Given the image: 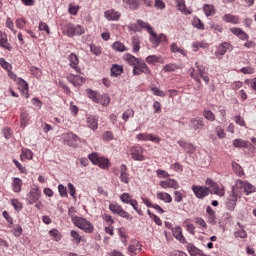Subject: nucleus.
<instances>
[{
  "instance_id": "obj_1",
  "label": "nucleus",
  "mask_w": 256,
  "mask_h": 256,
  "mask_svg": "<svg viewBox=\"0 0 256 256\" xmlns=\"http://www.w3.org/2000/svg\"><path fill=\"white\" fill-rule=\"evenodd\" d=\"M137 24L142 29L147 30V32L150 35V43H152V45H154V47H159L160 43H167V36L165 34L157 35V33H155L153 31V27H151V24H149L143 20H138Z\"/></svg>"
},
{
  "instance_id": "obj_2",
  "label": "nucleus",
  "mask_w": 256,
  "mask_h": 256,
  "mask_svg": "<svg viewBox=\"0 0 256 256\" xmlns=\"http://www.w3.org/2000/svg\"><path fill=\"white\" fill-rule=\"evenodd\" d=\"M72 223L75 225V227H78V229H81V231H84V233H93L95 231V226L91 221L83 218V217H73L72 216Z\"/></svg>"
},
{
  "instance_id": "obj_3",
  "label": "nucleus",
  "mask_w": 256,
  "mask_h": 256,
  "mask_svg": "<svg viewBox=\"0 0 256 256\" xmlns=\"http://www.w3.org/2000/svg\"><path fill=\"white\" fill-rule=\"evenodd\" d=\"M88 159L93 163V165H98L100 169H109V167H111V161L109 158L99 156L98 153H91L88 155Z\"/></svg>"
},
{
  "instance_id": "obj_4",
  "label": "nucleus",
  "mask_w": 256,
  "mask_h": 256,
  "mask_svg": "<svg viewBox=\"0 0 256 256\" xmlns=\"http://www.w3.org/2000/svg\"><path fill=\"white\" fill-rule=\"evenodd\" d=\"M109 210L114 213L115 215H118L119 217H122V219H126L127 221H132L133 216L127 212V210L123 209V206L119 205V203H110L109 204Z\"/></svg>"
},
{
  "instance_id": "obj_5",
  "label": "nucleus",
  "mask_w": 256,
  "mask_h": 256,
  "mask_svg": "<svg viewBox=\"0 0 256 256\" xmlns=\"http://www.w3.org/2000/svg\"><path fill=\"white\" fill-rule=\"evenodd\" d=\"M120 200L122 203H125V205H131L133 207L134 211L138 213V215H143V210L139 208V202L137 200L133 199V196L127 192L122 193L120 195Z\"/></svg>"
},
{
  "instance_id": "obj_6",
  "label": "nucleus",
  "mask_w": 256,
  "mask_h": 256,
  "mask_svg": "<svg viewBox=\"0 0 256 256\" xmlns=\"http://www.w3.org/2000/svg\"><path fill=\"white\" fill-rule=\"evenodd\" d=\"M205 75V66L195 62V68L190 69V77L201 85V76Z\"/></svg>"
},
{
  "instance_id": "obj_7",
  "label": "nucleus",
  "mask_w": 256,
  "mask_h": 256,
  "mask_svg": "<svg viewBox=\"0 0 256 256\" xmlns=\"http://www.w3.org/2000/svg\"><path fill=\"white\" fill-rule=\"evenodd\" d=\"M132 73L135 77H139V75H151V69L144 60H140L138 65L133 68Z\"/></svg>"
},
{
  "instance_id": "obj_8",
  "label": "nucleus",
  "mask_w": 256,
  "mask_h": 256,
  "mask_svg": "<svg viewBox=\"0 0 256 256\" xmlns=\"http://www.w3.org/2000/svg\"><path fill=\"white\" fill-rule=\"evenodd\" d=\"M143 153H145V149L141 146H132L130 148V155L133 161H145Z\"/></svg>"
},
{
  "instance_id": "obj_9",
  "label": "nucleus",
  "mask_w": 256,
  "mask_h": 256,
  "mask_svg": "<svg viewBox=\"0 0 256 256\" xmlns=\"http://www.w3.org/2000/svg\"><path fill=\"white\" fill-rule=\"evenodd\" d=\"M206 185L211 188L214 195L223 197L225 195V187L223 185L219 186L217 183L213 182L211 178L206 179Z\"/></svg>"
},
{
  "instance_id": "obj_10",
  "label": "nucleus",
  "mask_w": 256,
  "mask_h": 256,
  "mask_svg": "<svg viewBox=\"0 0 256 256\" xmlns=\"http://www.w3.org/2000/svg\"><path fill=\"white\" fill-rule=\"evenodd\" d=\"M62 139L65 143V145H68L69 147H75V143L79 141V136L73 132L65 133L62 135Z\"/></svg>"
},
{
  "instance_id": "obj_11",
  "label": "nucleus",
  "mask_w": 256,
  "mask_h": 256,
  "mask_svg": "<svg viewBox=\"0 0 256 256\" xmlns=\"http://www.w3.org/2000/svg\"><path fill=\"white\" fill-rule=\"evenodd\" d=\"M235 187H236V189H242L244 191V193H246V195L253 193V191L255 189V187H253V185L249 184L247 181H243L240 179L236 180Z\"/></svg>"
},
{
  "instance_id": "obj_12",
  "label": "nucleus",
  "mask_w": 256,
  "mask_h": 256,
  "mask_svg": "<svg viewBox=\"0 0 256 256\" xmlns=\"http://www.w3.org/2000/svg\"><path fill=\"white\" fill-rule=\"evenodd\" d=\"M192 191L196 195L197 199H205L209 195V188L204 186H192Z\"/></svg>"
},
{
  "instance_id": "obj_13",
  "label": "nucleus",
  "mask_w": 256,
  "mask_h": 256,
  "mask_svg": "<svg viewBox=\"0 0 256 256\" xmlns=\"http://www.w3.org/2000/svg\"><path fill=\"white\" fill-rule=\"evenodd\" d=\"M27 197L28 203L30 205H33V203H37V201H39V198L41 197V191L39 190V187L34 186L33 188H31Z\"/></svg>"
},
{
  "instance_id": "obj_14",
  "label": "nucleus",
  "mask_w": 256,
  "mask_h": 256,
  "mask_svg": "<svg viewBox=\"0 0 256 256\" xmlns=\"http://www.w3.org/2000/svg\"><path fill=\"white\" fill-rule=\"evenodd\" d=\"M237 206V192L235 191V187H232V194L228 197L226 202V208L228 211H234Z\"/></svg>"
},
{
  "instance_id": "obj_15",
  "label": "nucleus",
  "mask_w": 256,
  "mask_h": 256,
  "mask_svg": "<svg viewBox=\"0 0 256 256\" xmlns=\"http://www.w3.org/2000/svg\"><path fill=\"white\" fill-rule=\"evenodd\" d=\"M138 141H152V143H160L161 138L157 135L148 134V133H140L136 136Z\"/></svg>"
},
{
  "instance_id": "obj_16",
  "label": "nucleus",
  "mask_w": 256,
  "mask_h": 256,
  "mask_svg": "<svg viewBox=\"0 0 256 256\" xmlns=\"http://www.w3.org/2000/svg\"><path fill=\"white\" fill-rule=\"evenodd\" d=\"M189 127L193 131H199L205 127V122H203V118L201 117L191 118Z\"/></svg>"
},
{
  "instance_id": "obj_17",
  "label": "nucleus",
  "mask_w": 256,
  "mask_h": 256,
  "mask_svg": "<svg viewBox=\"0 0 256 256\" xmlns=\"http://www.w3.org/2000/svg\"><path fill=\"white\" fill-rule=\"evenodd\" d=\"M104 17L107 21H119L121 19V12L115 9L106 10L104 12Z\"/></svg>"
},
{
  "instance_id": "obj_18",
  "label": "nucleus",
  "mask_w": 256,
  "mask_h": 256,
  "mask_svg": "<svg viewBox=\"0 0 256 256\" xmlns=\"http://www.w3.org/2000/svg\"><path fill=\"white\" fill-rule=\"evenodd\" d=\"M67 80L69 81V83L74 85V87H81V85L85 83V78H83V76L74 75V74H69L67 76Z\"/></svg>"
},
{
  "instance_id": "obj_19",
  "label": "nucleus",
  "mask_w": 256,
  "mask_h": 256,
  "mask_svg": "<svg viewBox=\"0 0 256 256\" xmlns=\"http://www.w3.org/2000/svg\"><path fill=\"white\" fill-rule=\"evenodd\" d=\"M229 49H233V46H231L229 42H223L218 46L215 52V56L217 57V59H219L220 57H223V55H225V53H227Z\"/></svg>"
},
{
  "instance_id": "obj_20",
  "label": "nucleus",
  "mask_w": 256,
  "mask_h": 256,
  "mask_svg": "<svg viewBox=\"0 0 256 256\" xmlns=\"http://www.w3.org/2000/svg\"><path fill=\"white\" fill-rule=\"evenodd\" d=\"M68 61L70 63V67L76 71V73H81V68L79 67V58L77 54L71 53L68 56Z\"/></svg>"
},
{
  "instance_id": "obj_21",
  "label": "nucleus",
  "mask_w": 256,
  "mask_h": 256,
  "mask_svg": "<svg viewBox=\"0 0 256 256\" xmlns=\"http://www.w3.org/2000/svg\"><path fill=\"white\" fill-rule=\"evenodd\" d=\"M173 233V237H175V239H177V241H180V243H182L183 245H186L187 243V238H185V236H183V228H181V226H177L172 230Z\"/></svg>"
},
{
  "instance_id": "obj_22",
  "label": "nucleus",
  "mask_w": 256,
  "mask_h": 256,
  "mask_svg": "<svg viewBox=\"0 0 256 256\" xmlns=\"http://www.w3.org/2000/svg\"><path fill=\"white\" fill-rule=\"evenodd\" d=\"M162 189H179V182L175 179H168L160 182Z\"/></svg>"
},
{
  "instance_id": "obj_23",
  "label": "nucleus",
  "mask_w": 256,
  "mask_h": 256,
  "mask_svg": "<svg viewBox=\"0 0 256 256\" xmlns=\"http://www.w3.org/2000/svg\"><path fill=\"white\" fill-rule=\"evenodd\" d=\"M230 31L233 35L239 37L241 41H247L249 39V34H246L245 31H243L241 28L232 27L230 28Z\"/></svg>"
},
{
  "instance_id": "obj_24",
  "label": "nucleus",
  "mask_w": 256,
  "mask_h": 256,
  "mask_svg": "<svg viewBox=\"0 0 256 256\" xmlns=\"http://www.w3.org/2000/svg\"><path fill=\"white\" fill-rule=\"evenodd\" d=\"M17 85L20 87V91H22L23 95H25L26 99H29V83L23 80V78H18Z\"/></svg>"
},
{
  "instance_id": "obj_25",
  "label": "nucleus",
  "mask_w": 256,
  "mask_h": 256,
  "mask_svg": "<svg viewBox=\"0 0 256 256\" xmlns=\"http://www.w3.org/2000/svg\"><path fill=\"white\" fill-rule=\"evenodd\" d=\"M141 243L137 240H132L130 242V245L128 247L129 253H132L133 255H137V253H141Z\"/></svg>"
},
{
  "instance_id": "obj_26",
  "label": "nucleus",
  "mask_w": 256,
  "mask_h": 256,
  "mask_svg": "<svg viewBox=\"0 0 256 256\" xmlns=\"http://www.w3.org/2000/svg\"><path fill=\"white\" fill-rule=\"evenodd\" d=\"M120 181L126 185H129L130 178L129 173H127V165L125 164L120 166Z\"/></svg>"
},
{
  "instance_id": "obj_27",
  "label": "nucleus",
  "mask_w": 256,
  "mask_h": 256,
  "mask_svg": "<svg viewBox=\"0 0 256 256\" xmlns=\"http://www.w3.org/2000/svg\"><path fill=\"white\" fill-rule=\"evenodd\" d=\"M124 61H126V63H128V65H130L134 69L138 65V63L141 61V59L127 53L124 55Z\"/></svg>"
},
{
  "instance_id": "obj_28",
  "label": "nucleus",
  "mask_w": 256,
  "mask_h": 256,
  "mask_svg": "<svg viewBox=\"0 0 256 256\" xmlns=\"http://www.w3.org/2000/svg\"><path fill=\"white\" fill-rule=\"evenodd\" d=\"M145 61L146 63H148V65H155V63H165V59L163 58V56L157 55H149L148 57H146Z\"/></svg>"
},
{
  "instance_id": "obj_29",
  "label": "nucleus",
  "mask_w": 256,
  "mask_h": 256,
  "mask_svg": "<svg viewBox=\"0 0 256 256\" xmlns=\"http://www.w3.org/2000/svg\"><path fill=\"white\" fill-rule=\"evenodd\" d=\"M142 202L144 203V205H146V207H150L152 209H155V211H158L160 215H163V213H165L161 206H159L158 204L151 203V200H149V198H142Z\"/></svg>"
},
{
  "instance_id": "obj_30",
  "label": "nucleus",
  "mask_w": 256,
  "mask_h": 256,
  "mask_svg": "<svg viewBox=\"0 0 256 256\" xmlns=\"http://www.w3.org/2000/svg\"><path fill=\"white\" fill-rule=\"evenodd\" d=\"M0 47H3V49H7V51H11L13 47H11V44L7 41V34L5 32L0 31Z\"/></svg>"
},
{
  "instance_id": "obj_31",
  "label": "nucleus",
  "mask_w": 256,
  "mask_h": 256,
  "mask_svg": "<svg viewBox=\"0 0 256 256\" xmlns=\"http://www.w3.org/2000/svg\"><path fill=\"white\" fill-rule=\"evenodd\" d=\"M123 4L126 5L131 11H137L139 7L141 6V3H139V0H122Z\"/></svg>"
},
{
  "instance_id": "obj_32",
  "label": "nucleus",
  "mask_w": 256,
  "mask_h": 256,
  "mask_svg": "<svg viewBox=\"0 0 256 256\" xmlns=\"http://www.w3.org/2000/svg\"><path fill=\"white\" fill-rule=\"evenodd\" d=\"M222 20L225 22V23H232V25H238L240 19H239V16H235L233 14H225L223 17H222Z\"/></svg>"
},
{
  "instance_id": "obj_33",
  "label": "nucleus",
  "mask_w": 256,
  "mask_h": 256,
  "mask_svg": "<svg viewBox=\"0 0 256 256\" xmlns=\"http://www.w3.org/2000/svg\"><path fill=\"white\" fill-rule=\"evenodd\" d=\"M86 95L89 99H91L94 103L99 102V98L101 97V94L97 91H94L90 88L86 89Z\"/></svg>"
},
{
  "instance_id": "obj_34",
  "label": "nucleus",
  "mask_w": 256,
  "mask_h": 256,
  "mask_svg": "<svg viewBox=\"0 0 256 256\" xmlns=\"http://www.w3.org/2000/svg\"><path fill=\"white\" fill-rule=\"evenodd\" d=\"M23 187V180L20 178H13L12 182V190L14 193H21V189Z\"/></svg>"
},
{
  "instance_id": "obj_35",
  "label": "nucleus",
  "mask_w": 256,
  "mask_h": 256,
  "mask_svg": "<svg viewBox=\"0 0 256 256\" xmlns=\"http://www.w3.org/2000/svg\"><path fill=\"white\" fill-rule=\"evenodd\" d=\"M203 12L207 17H213V15L217 13V10L215 9V6H213L212 4H204Z\"/></svg>"
},
{
  "instance_id": "obj_36",
  "label": "nucleus",
  "mask_w": 256,
  "mask_h": 256,
  "mask_svg": "<svg viewBox=\"0 0 256 256\" xmlns=\"http://www.w3.org/2000/svg\"><path fill=\"white\" fill-rule=\"evenodd\" d=\"M33 159V151L23 148L20 154V161H31Z\"/></svg>"
},
{
  "instance_id": "obj_37",
  "label": "nucleus",
  "mask_w": 256,
  "mask_h": 256,
  "mask_svg": "<svg viewBox=\"0 0 256 256\" xmlns=\"http://www.w3.org/2000/svg\"><path fill=\"white\" fill-rule=\"evenodd\" d=\"M176 5L178 11L184 13V15H191V11L187 10V5L185 4V0H176Z\"/></svg>"
},
{
  "instance_id": "obj_38",
  "label": "nucleus",
  "mask_w": 256,
  "mask_h": 256,
  "mask_svg": "<svg viewBox=\"0 0 256 256\" xmlns=\"http://www.w3.org/2000/svg\"><path fill=\"white\" fill-rule=\"evenodd\" d=\"M170 50L172 53H180V55H183V57H187V50H185L183 47H179L177 43H172Z\"/></svg>"
},
{
  "instance_id": "obj_39",
  "label": "nucleus",
  "mask_w": 256,
  "mask_h": 256,
  "mask_svg": "<svg viewBox=\"0 0 256 256\" xmlns=\"http://www.w3.org/2000/svg\"><path fill=\"white\" fill-rule=\"evenodd\" d=\"M110 71L111 77H119L120 75H123V66L113 64Z\"/></svg>"
},
{
  "instance_id": "obj_40",
  "label": "nucleus",
  "mask_w": 256,
  "mask_h": 256,
  "mask_svg": "<svg viewBox=\"0 0 256 256\" xmlns=\"http://www.w3.org/2000/svg\"><path fill=\"white\" fill-rule=\"evenodd\" d=\"M156 196L157 199H159L160 201H164V203H172L173 201V197H171L170 194L167 192H158Z\"/></svg>"
},
{
  "instance_id": "obj_41",
  "label": "nucleus",
  "mask_w": 256,
  "mask_h": 256,
  "mask_svg": "<svg viewBox=\"0 0 256 256\" xmlns=\"http://www.w3.org/2000/svg\"><path fill=\"white\" fill-rule=\"evenodd\" d=\"M87 125L90 127V129L96 131V129L99 127V122L95 116H89L87 118Z\"/></svg>"
},
{
  "instance_id": "obj_42",
  "label": "nucleus",
  "mask_w": 256,
  "mask_h": 256,
  "mask_svg": "<svg viewBox=\"0 0 256 256\" xmlns=\"http://www.w3.org/2000/svg\"><path fill=\"white\" fill-rule=\"evenodd\" d=\"M96 103H100V105H102L103 107H109V103H111V98L107 94H100L98 102Z\"/></svg>"
},
{
  "instance_id": "obj_43",
  "label": "nucleus",
  "mask_w": 256,
  "mask_h": 256,
  "mask_svg": "<svg viewBox=\"0 0 256 256\" xmlns=\"http://www.w3.org/2000/svg\"><path fill=\"white\" fill-rule=\"evenodd\" d=\"M70 237H72V241L76 245H79V243L83 241V237L77 232V230H71Z\"/></svg>"
},
{
  "instance_id": "obj_44",
  "label": "nucleus",
  "mask_w": 256,
  "mask_h": 256,
  "mask_svg": "<svg viewBox=\"0 0 256 256\" xmlns=\"http://www.w3.org/2000/svg\"><path fill=\"white\" fill-rule=\"evenodd\" d=\"M85 34V29L83 28V26L81 25H73L72 26V37H75V36H80V35H83Z\"/></svg>"
},
{
  "instance_id": "obj_45",
  "label": "nucleus",
  "mask_w": 256,
  "mask_h": 256,
  "mask_svg": "<svg viewBox=\"0 0 256 256\" xmlns=\"http://www.w3.org/2000/svg\"><path fill=\"white\" fill-rule=\"evenodd\" d=\"M135 117V110L134 109H127L122 114L123 121L127 122L129 119Z\"/></svg>"
},
{
  "instance_id": "obj_46",
  "label": "nucleus",
  "mask_w": 256,
  "mask_h": 256,
  "mask_svg": "<svg viewBox=\"0 0 256 256\" xmlns=\"http://www.w3.org/2000/svg\"><path fill=\"white\" fill-rule=\"evenodd\" d=\"M49 235H51L53 241H61V239L63 238V235H61V232H59V230L57 229H52L49 231Z\"/></svg>"
},
{
  "instance_id": "obj_47",
  "label": "nucleus",
  "mask_w": 256,
  "mask_h": 256,
  "mask_svg": "<svg viewBox=\"0 0 256 256\" xmlns=\"http://www.w3.org/2000/svg\"><path fill=\"white\" fill-rule=\"evenodd\" d=\"M237 225L240 227L241 230H238L234 233L235 237H238L240 239H246L247 237V231L243 229V225H241L240 222L237 223Z\"/></svg>"
},
{
  "instance_id": "obj_48",
  "label": "nucleus",
  "mask_w": 256,
  "mask_h": 256,
  "mask_svg": "<svg viewBox=\"0 0 256 256\" xmlns=\"http://www.w3.org/2000/svg\"><path fill=\"white\" fill-rule=\"evenodd\" d=\"M62 31L64 35H67V37H73V24L68 23L64 25V27L62 28Z\"/></svg>"
},
{
  "instance_id": "obj_49",
  "label": "nucleus",
  "mask_w": 256,
  "mask_h": 256,
  "mask_svg": "<svg viewBox=\"0 0 256 256\" xmlns=\"http://www.w3.org/2000/svg\"><path fill=\"white\" fill-rule=\"evenodd\" d=\"M192 25L193 27H195L196 29H200L201 31L205 30V24L203 23V21H201V19L197 17L192 20Z\"/></svg>"
},
{
  "instance_id": "obj_50",
  "label": "nucleus",
  "mask_w": 256,
  "mask_h": 256,
  "mask_svg": "<svg viewBox=\"0 0 256 256\" xmlns=\"http://www.w3.org/2000/svg\"><path fill=\"white\" fill-rule=\"evenodd\" d=\"M233 145H234V147H238V148H242V149H247V147H249V145L247 144V141H245L243 139H235L233 141Z\"/></svg>"
},
{
  "instance_id": "obj_51",
  "label": "nucleus",
  "mask_w": 256,
  "mask_h": 256,
  "mask_svg": "<svg viewBox=\"0 0 256 256\" xmlns=\"http://www.w3.org/2000/svg\"><path fill=\"white\" fill-rule=\"evenodd\" d=\"M112 49H114V51H119L120 53H123V51H127L125 44L119 41L113 43Z\"/></svg>"
},
{
  "instance_id": "obj_52",
  "label": "nucleus",
  "mask_w": 256,
  "mask_h": 256,
  "mask_svg": "<svg viewBox=\"0 0 256 256\" xmlns=\"http://www.w3.org/2000/svg\"><path fill=\"white\" fill-rule=\"evenodd\" d=\"M141 40H139V37L134 36L132 38V45H133V51H135L136 53H138V51L141 49Z\"/></svg>"
},
{
  "instance_id": "obj_53",
  "label": "nucleus",
  "mask_w": 256,
  "mask_h": 256,
  "mask_svg": "<svg viewBox=\"0 0 256 256\" xmlns=\"http://www.w3.org/2000/svg\"><path fill=\"white\" fill-rule=\"evenodd\" d=\"M177 69H179V66H177V64H173V63L166 64L163 67V70L165 71V73H173V71H177Z\"/></svg>"
},
{
  "instance_id": "obj_54",
  "label": "nucleus",
  "mask_w": 256,
  "mask_h": 256,
  "mask_svg": "<svg viewBox=\"0 0 256 256\" xmlns=\"http://www.w3.org/2000/svg\"><path fill=\"white\" fill-rule=\"evenodd\" d=\"M203 117L207 119V121H215V113H213L211 110H204Z\"/></svg>"
},
{
  "instance_id": "obj_55",
  "label": "nucleus",
  "mask_w": 256,
  "mask_h": 256,
  "mask_svg": "<svg viewBox=\"0 0 256 256\" xmlns=\"http://www.w3.org/2000/svg\"><path fill=\"white\" fill-rule=\"evenodd\" d=\"M20 119H21V127H25V125H27V123L29 122V113L25 111L21 112Z\"/></svg>"
},
{
  "instance_id": "obj_56",
  "label": "nucleus",
  "mask_w": 256,
  "mask_h": 256,
  "mask_svg": "<svg viewBox=\"0 0 256 256\" xmlns=\"http://www.w3.org/2000/svg\"><path fill=\"white\" fill-rule=\"evenodd\" d=\"M102 139L103 141H113V139H115V135L111 131H105L102 134Z\"/></svg>"
},
{
  "instance_id": "obj_57",
  "label": "nucleus",
  "mask_w": 256,
  "mask_h": 256,
  "mask_svg": "<svg viewBox=\"0 0 256 256\" xmlns=\"http://www.w3.org/2000/svg\"><path fill=\"white\" fill-rule=\"evenodd\" d=\"M39 31H45L48 35H51V28L45 22H40L38 26Z\"/></svg>"
},
{
  "instance_id": "obj_58",
  "label": "nucleus",
  "mask_w": 256,
  "mask_h": 256,
  "mask_svg": "<svg viewBox=\"0 0 256 256\" xmlns=\"http://www.w3.org/2000/svg\"><path fill=\"white\" fill-rule=\"evenodd\" d=\"M6 27L10 29V31H12L14 35L17 34V30H15V24L13 23V20H11V18L9 17L6 19Z\"/></svg>"
},
{
  "instance_id": "obj_59",
  "label": "nucleus",
  "mask_w": 256,
  "mask_h": 256,
  "mask_svg": "<svg viewBox=\"0 0 256 256\" xmlns=\"http://www.w3.org/2000/svg\"><path fill=\"white\" fill-rule=\"evenodd\" d=\"M58 193L60 197H69V195L67 194V187H65V185L63 184L58 185Z\"/></svg>"
},
{
  "instance_id": "obj_60",
  "label": "nucleus",
  "mask_w": 256,
  "mask_h": 256,
  "mask_svg": "<svg viewBox=\"0 0 256 256\" xmlns=\"http://www.w3.org/2000/svg\"><path fill=\"white\" fill-rule=\"evenodd\" d=\"M102 219L103 221H105V223H107L108 226L113 225V223H115V220H113V216L107 213L102 215Z\"/></svg>"
},
{
  "instance_id": "obj_61",
  "label": "nucleus",
  "mask_w": 256,
  "mask_h": 256,
  "mask_svg": "<svg viewBox=\"0 0 256 256\" xmlns=\"http://www.w3.org/2000/svg\"><path fill=\"white\" fill-rule=\"evenodd\" d=\"M240 72L244 75H253L255 73V68L247 66L240 69Z\"/></svg>"
},
{
  "instance_id": "obj_62",
  "label": "nucleus",
  "mask_w": 256,
  "mask_h": 256,
  "mask_svg": "<svg viewBox=\"0 0 256 256\" xmlns=\"http://www.w3.org/2000/svg\"><path fill=\"white\" fill-rule=\"evenodd\" d=\"M232 167L239 177L243 176V168L239 164L233 162Z\"/></svg>"
},
{
  "instance_id": "obj_63",
  "label": "nucleus",
  "mask_w": 256,
  "mask_h": 256,
  "mask_svg": "<svg viewBox=\"0 0 256 256\" xmlns=\"http://www.w3.org/2000/svg\"><path fill=\"white\" fill-rule=\"evenodd\" d=\"M11 205L14 207L15 211H21V209H23V204H21L17 199H12Z\"/></svg>"
},
{
  "instance_id": "obj_64",
  "label": "nucleus",
  "mask_w": 256,
  "mask_h": 256,
  "mask_svg": "<svg viewBox=\"0 0 256 256\" xmlns=\"http://www.w3.org/2000/svg\"><path fill=\"white\" fill-rule=\"evenodd\" d=\"M90 51L93 53V55H101L102 53L101 48L93 44L90 45Z\"/></svg>"
}]
</instances>
